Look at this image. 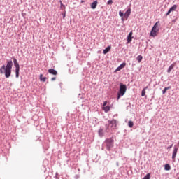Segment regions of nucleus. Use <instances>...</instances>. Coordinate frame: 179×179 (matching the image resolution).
<instances>
[{
  "instance_id": "obj_1",
  "label": "nucleus",
  "mask_w": 179,
  "mask_h": 179,
  "mask_svg": "<svg viewBox=\"0 0 179 179\" xmlns=\"http://www.w3.org/2000/svg\"><path fill=\"white\" fill-rule=\"evenodd\" d=\"M12 66H13V62L12 61L8 62L6 66L3 65L0 68V73L1 75L4 74L7 79L10 78V75H12Z\"/></svg>"
},
{
  "instance_id": "obj_2",
  "label": "nucleus",
  "mask_w": 179,
  "mask_h": 179,
  "mask_svg": "<svg viewBox=\"0 0 179 179\" xmlns=\"http://www.w3.org/2000/svg\"><path fill=\"white\" fill-rule=\"evenodd\" d=\"M159 24H160V22L159 21L157 22L154 24V26H153V27H152V29L150 31V36L151 37H156V36H157V34H159Z\"/></svg>"
},
{
  "instance_id": "obj_3",
  "label": "nucleus",
  "mask_w": 179,
  "mask_h": 179,
  "mask_svg": "<svg viewBox=\"0 0 179 179\" xmlns=\"http://www.w3.org/2000/svg\"><path fill=\"white\" fill-rule=\"evenodd\" d=\"M125 93H127V85H124L122 83H120V89L117 92V100H120V98L121 96H124V94H125Z\"/></svg>"
},
{
  "instance_id": "obj_4",
  "label": "nucleus",
  "mask_w": 179,
  "mask_h": 179,
  "mask_svg": "<svg viewBox=\"0 0 179 179\" xmlns=\"http://www.w3.org/2000/svg\"><path fill=\"white\" fill-rule=\"evenodd\" d=\"M106 145V149L108 150H111V148L114 146V140L113 138H108L105 141Z\"/></svg>"
},
{
  "instance_id": "obj_5",
  "label": "nucleus",
  "mask_w": 179,
  "mask_h": 179,
  "mask_svg": "<svg viewBox=\"0 0 179 179\" xmlns=\"http://www.w3.org/2000/svg\"><path fill=\"white\" fill-rule=\"evenodd\" d=\"M13 63L14 66L15 67V76L16 78H19V72L20 71V66L19 65V63H17V60L16 58L13 59Z\"/></svg>"
},
{
  "instance_id": "obj_6",
  "label": "nucleus",
  "mask_w": 179,
  "mask_h": 179,
  "mask_svg": "<svg viewBox=\"0 0 179 179\" xmlns=\"http://www.w3.org/2000/svg\"><path fill=\"white\" fill-rule=\"evenodd\" d=\"M177 152H178V147L175 145L172 153V159L173 160V162L176 161V156H177Z\"/></svg>"
},
{
  "instance_id": "obj_7",
  "label": "nucleus",
  "mask_w": 179,
  "mask_h": 179,
  "mask_svg": "<svg viewBox=\"0 0 179 179\" xmlns=\"http://www.w3.org/2000/svg\"><path fill=\"white\" fill-rule=\"evenodd\" d=\"M110 127H112L113 129H115L117 128V120H113L111 121H108Z\"/></svg>"
},
{
  "instance_id": "obj_8",
  "label": "nucleus",
  "mask_w": 179,
  "mask_h": 179,
  "mask_svg": "<svg viewBox=\"0 0 179 179\" xmlns=\"http://www.w3.org/2000/svg\"><path fill=\"white\" fill-rule=\"evenodd\" d=\"M176 9H177V5H173V6L169 10V11L166 13V16H169V15H170V13H171V12H174V10H176Z\"/></svg>"
},
{
  "instance_id": "obj_9",
  "label": "nucleus",
  "mask_w": 179,
  "mask_h": 179,
  "mask_svg": "<svg viewBox=\"0 0 179 179\" xmlns=\"http://www.w3.org/2000/svg\"><path fill=\"white\" fill-rule=\"evenodd\" d=\"M127 65V63H122V64H120L115 71V72H118L120 71H121V69L125 68V66Z\"/></svg>"
},
{
  "instance_id": "obj_10",
  "label": "nucleus",
  "mask_w": 179,
  "mask_h": 179,
  "mask_svg": "<svg viewBox=\"0 0 179 179\" xmlns=\"http://www.w3.org/2000/svg\"><path fill=\"white\" fill-rule=\"evenodd\" d=\"M48 72L49 73H51V75H55V76L58 75V72H57V71L55 70L54 69H50L48 70Z\"/></svg>"
},
{
  "instance_id": "obj_11",
  "label": "nucleus",
  "mask_w": 179,
  "mask_h": 179,
  "mask_svg": "<svg viewBox=\"0 0 179 179\" xmlns=\"http://www.w3.org/2000/svg\"><path fill=\"white\" fill-rule=\"evenodd\" d=\"M127 41L128 43H131V41H132V31H131L128 36H127Z\"/></svg>"
},
{
  "instance_id": "obj_12",
  "label": "nucleus",
  "mask_w": 179,
  "mask_h": 179,
  "mask_svg": "<svg viewBox=\"0 0 179 179\" xmlns=\"http://www.w3.org/2000/svg\"><path fill=\"white\" fill-rule=\"evenodd\" d=\"M91 8L92 9H96V8H97V1H95L93 3H92Z\"/></svg>"
},
{
  "instance_id": "obj_13",
  "label": "nucleus",
  "mask_w": 179,
  "mask_h": 179,
  "mask_svg": "<svg viewBox=\"0 0 179 179\" xmlns=\"http://www.w3.org/2000/svg\"><path fill=\"white\" fill-rule=\"evenodd\" d=\"M174 66H176V65L174 64H172L168 69L167 70V73H170V72H171V70L174 69Z\"/></svg>"
},
{
  "instance_id": "obj_14",
  "label": "nucleus",
  "mask_w": 179,
  "mask_h": 179,
  "mask_svg": "<svg viewBox=\"0 0 179 179\" xmlns=\"http://www.w3.org/2000/svg\"><path fill=\"white\" fill-rule=\"evenodd\" d=\"M146 89H148V86L143 89L141 92V96L145 97V95L146 94Z\"/></svg>"
},
{
  "instance_id": "obj_15",
  "label": "nucleus",
  "mask_w": 179,
  "mask_h": 179,
  "mask_svg": "<svg viewBox=\"0 0 179 179\" xmlns=\"http://www.w3.org/2000/svg\"><path fill=\"white\" fill-rule=\"evenodd\" d=\"M59 3H60V9H61V10H65V9H66V7H65V5H64L63 3H62V1H59Z\"/></svg>"
},
{
  "instance_id": "obj_16",
  "label": "nucleus",
  "mask_w": 179,
  "mask_h": 179,
  "mask_svg": "<svg viewBox=\"0 0 179 179\" xmlns=\"http://www.w3.org/2000/svg\"><path fill=\"white\" fill-rule=\"evenodd\" d=\"M110 50L111 46H108L105 50H103V54H107L108 52H110Z\"/></svg>"
},
{
  "instance_id": "obj_17",
  "label": "nucleus",
  "mask_w": 179,
  "mask_h": 179,
  "mask_svg": "<svg viewBox=\"0 0 179 179\" xmlns=\"http://www.w3.org/2000/svg\"><path fill=\"white\" fill-rule=\"evenodd\" d=\"M131 15V9H128L124 13V17H128Z\"/></svg>"
},
{
  "instance_id": "obj_18",
  "label": "nucleus",
  "mask_w": 179,
  "mask_h": 179,
  "mask_svg": "<svg viewBox=\"0 0 179 179\" xmlns=\"http://www.w3.org/2000/svg\"><path fill=\"white\" fill-rule=\"evenodd\" d=\"M103 111H105V113H108V111H110V106H103Z\"/></svg>"
},
{
  "instance_id": "obj_19",
  "label": "nucleus",
  "mask_w": 179,
  "mask_h": 179,
  "mask_svg": "<svg viewBox=\"0 0 179 179\" xmlns=\"http://www.w3.org/2000/svg\"><path fill=\"white\" fill-rule=\"evenodd\" d=\"M40 80L41 82H45L47 80V77H43V74L40 75Z\"/></svg>"
},
{
  "instance_id": "obj_20",
  "label": "nucleus",
  "mask_w": 179,
  "mask_h": 179,
  "mask_svg": "<svg viewBox=\"0 0 179 179\" xmlns=\"http://www.w3.org/2000/svg\"><path fill=\"white\" fill-rule=\"evenodd\" d=\"M98 134L99 135V136L102 137L104 136V133H103V129H100L98 131Z\"/></svg>"
},
{
  "instance_id": "obj_21",
  "label": "nucleus",
  "mask_w": 179,
  "mask_h": 179,
  "mask_svg": "<svg viewBox=\"0 0 179 179\" xmlns=\"http://www.w3.org/2000/svg\"><path fill=\"white\" fill-rule=\"evenodd\" d=\"M164 169L165 170L169 171V170H171V167L170 166V164H165Z\"/></svg>"
},
{
  "instance_id": "obj_22",
  "label": "nucleus",
  "mask_w": 179,
  "mask_h": 179,
  "mask_svg": "<svg viewBox=\"0 0 179 179\" xmlns=\"http://www.w3.org/2000/svg\"><path fill=\"white\" fill-rule=\"evenodd\" d=\"M169 89H171V87H165V88L162 90V94H166V92H167V90H169Z\"/></svg>"
},
{
  "instance_id": "obj_23",
  "label": "nucleus",
  "mask_w": 179,
  "mask_h": 179,
  "mask_svg": "<svg viewBox=\"0 0 179 179\" xmlns=\"http://www.w3.org/2000/svg\"><path fill=\"white\" fill-rule=\"evenodd\" d=\"M143 57H142V55H138V56L137 57L136 59H137L138 62L139 63V62H141V61H142V59H143Z\"/></svg>"
},
{
  "instance_id": "obj_24",
  "label": "nucleus",
  "mask_w": 179,
  "mask_h": 179,
  "mask_svg": "<svg viewBox=\"0 0 179 179\" xmlns=\"http://www.w3.org/2000/svg\"><path fill=\"white\" fill-rule=\"evenodd\" d=\"M128 125L129 127V128H132V127H134V122L132 121H129Z\"/></svg>"
},
{
  "instance_id": "obj_25",
  "label": "nucleus",
  "mask_w": 179,
  "mask_h": 179,
  "mask_svg": "<svg viewBox=\"0 0 179 179\" xmlns=\"http://www.w3.org/2000/svg\"><path fill=\"white\" fill-rule=\"evenodd\" d=\"M63 19H65V17L66 16V11L64 10V12L62 13Z\"/></svg>"
},
{
  "instance_id": "obj_26",
  "label": "nucleus",
  "mask_w": 179,
  "mask_h": 179,
  "mask_svg": "<svg viewBox=\"0 0 179 179\" xmlns=\"http://www.w3.org/2000/svg\"><path fill=\"white\" fill-rule=\"evenodd\" d=\"M107 4H108V5H113V0H109V1L107 2Z\"/></svg>"
},
{
  "instance_id": "obj_27",
  "label": "nucleus",
  "mask_w": 179,
  "mask_h": 179,
  "mask_svg": "<svg viewBox=\"0 0 179 179\" xmlns=\"http://www.w3.org/2000/svg\"><path fill=\"white\" fill-rule=\"evenodd\" d=\"M119 15H120V17H124V13H122L121 11L119 12Z\"/></svg>"
},
{
  "instance_id": "obj_28",
  "label": "nucleus",
  "mask_w": 179,
  "mask_h": 179,
  "mask_svg": "<svg viewBox=\"0 0 179 179\" xmlns=\"http://www.w3.org/2000/svg\"><path fill=\"white\" fill-rule=\"evenodd\" d=\"M106 106H107V101H104L103 105V107H106Z\"/></svg>"
},
{
  "instance_id": "obj_29",
  "label": "nucleus",
  "mask_w": 179,
  "mask_h": 179,
  "mask_svg": "<svg viewBox=\"0 0 179 179\" xmlns=\"http://www.w3.org/2000/svg\"><path fill=\"white\" fill-rule=\"evenodd\" d=\"M55 79H57V78L53 77V78H51V80H52V81H54V80H55Z\"/></svg>"
},
{
  "instance_id": "obj_30",
  "label": "nucleus",
  "mask_w": 179,
  "mask_h": 179,
  "mask_svg": "<svg viewBox=\"0 0 179 179\" xmlns=\"http://www.w3.org/2000/svg\"><path fill=\"white\" fill-rule=\"evenodd\" d=\"M173 148V144H171L169 147L167 148V149H171Z\"/></svg>"
},
{
  "instance_id": "obj_31",
  "label": "nucleus",
  "mask_w": 179,
  "mask_h": 179,
  "mask_svg": "<svg viewBox=\"0 0 179 179\" xmlns=\"http://www.w3.org/2000/svg\"><path fill=\"white\" fill-rule=\"evenodd\" d=\"M178 179H179V177H178Z\"/></svg>"
}]
</instances>
